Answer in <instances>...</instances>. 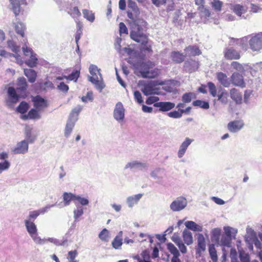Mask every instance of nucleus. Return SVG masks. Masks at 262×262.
Wrapping results in <instances>:
<instances>
[{
  "label": "nucleus",
  "mask_w": 262,
  "mask_h": 262,
  "mask_svg": "<svg viewBox=\"0 0 262 262\" xmlns=\"http://www.w3.org/2000/svg\"><path fill=\"white\" fill-rule=\"evenodd\" d=\"M185 226L187 228L194 231H201L202 229L201 227L197 225L195 222L193 221L186 222L185 223Z\"/></svg>",
  "instance_id": "nucleus-33"
},
{
  "label": "nucleus",
  "mask_w": 262,
  "mask_h": 262,
  "mask_svg": "<svg viewBox=\"0 0 262 262\" xmlns=\"http://www.w3.org/2000/svg\"><path fill=\"white\" fill-rule=\"evenodd\" d=\"M231 67L237 71H242L243 69L242 64L237 61H233L231 63Z\"/></svg>",
  "instance_id": "nucleus-59"
},
{
  "label": "nucleus",
  "mask_w": 262,
  "mask_h": 262,
  "mask_svg": "<svg viewBox=\"0 0 262 262\" xmlns=\"http://www.w3.org/2000/svg\"><path fill=\"white\" fill-rule=\"evenodd\" d=\"M108 237V231L106 228L102 229V230L99 234V238L103 241L107 242Z\"/></svg>",
  "instance_id": "nucleus-49"
},
{
  "label": "nucleus",
  "mask_w": 262,
  "mask_h": 262,
  "mask_svg": "<svg viewBox=\"0 0 262 262\" xmlns=\"http://www.w3.org/2000/svg\"><path fill=\"white\" fill-rule=\"evenodd\" d=\"M183 238L185 243L190 245L193 243L192 235L190 231L185 229L183 232Z\"/></svg>",
  "instance_id": "nucleus-28"
},
{
  "label": "nucleus",
  "mask_w": 262,
  "mask_h": 262,
  "mask_svg": "<svg viewBox=\"0 0 262 262\" xmlns=\"http://www.w3.org/2000/svg\"><path fill=\"white\" fill-rule=\"evenodd\" d=\"M29 108V105L26 102H21L17 107V111L20 114H24L27 112Z\"/></svg>",
  "instance_id": "nucleus-40"
},
{
  "label": "nucleus",
  "mask_w": 262,
  "mask_h": 262,
  "mask_svg": "<svg viewBox=\"0 0 262 262\" xmlns=\"http://www.w3.org/2000/svg\"><path fill=\"white\" fill-rule=\"evenodd\" d=\"M164 84L165 82L163 81L157 80L151 81L144 85L142 89V91L146 96L151 95L154 94V89L153 88L154 86L157 85H163Z\"/></svg>",
  "instance_id": "nucleus-4"
},
{
  "label": "nucleus",
  "mask_w": 262,
  "mask_h": 262,
  "mask_svg": "<svg viewBox=\"0 0 262 262\" xmlns=\"http://www.w3.org/2000/svg\"><path fill=\"white\" fill-rule=\"evenodd\" d=\"M154 106L159 107V111L162 112L168 111L175 106V104L170 102H159L156 103Z\"/></svg>",
  "instance_id": "nucleus-16"
},
{
  "label": "nucleus",
  "mask_w": 262,
  "mask_h": 262,
  "mask_svg": "<svg viewBox=\"0 0 262 262\" xmlns=\"http://www.w3.org/2000/svg\"><path fill=\"white\" fill-rule=\"evenodd\" d=\"M119 33L122 34H128V29L124 23L121 22L119 24Z\"/></svg>",
  "instance_id": "nucleus-54"
},
{
  "label": "nucleus",
  "mask_w": 262,
  "mask_h": 262,
  "mask_svg": "<svg viewBox=\"0 0 262 262\" xmlns=\"http://www.w3.org/2000/svg\"><path fill=\"white\" fill-rule=\"evenodd\" d=\"M28 150V143L23 140L17 143L15 147L12 149L13 154H24Z\"/></svg>",
  "instance_id": "nucleus-11"
},
{
  "label": "nucleus",
  "mask_w": 262,
  "mask_h": 262,
  "mask_svg": "<svg viewBox=\"0 0 262 262\" xmlns=\"http://www.w3.org/2000/svg\"><path fill=\"white\" fill-rule=\"evenodd\" d=\"M231 99L236 104H241L243 103L242 94L238 90L232 88L229 91Z\"/></svg>",
  "instance_id": "nucleus-13"
},
{
  "label": "nucleus",
  "mask_w": 262,
  "mask_h": 262,
  "mask_svg": "<svg viewBox=\"0 0 262 262\" xmlns=\"http://www.w3.org/2000/svg\"><path fill=\"white\" fill-rule=\"evenodd\" d=\"M73 18L78 19L81 16V12H80L78 7L75 6L70 8L68 12Z\"/></svg>",
  "instance_id": "nucleus-31"
},
{
  "label": "nucleus",
  "mask_w": 262,
  "mask_h": 262,
  "mask_svg": "<svg viewBox=\"0 0 262 262\" xmlns=\"http://www.w3.org/2000/svg\"><path fill=\"white\" fill-rule=\"evenodd\" d=\"M207 85L211 95L214 97L216 96L217 90L215 84L212 82H208L207 83Z\"/></svg>",
  "instance_id": "nucleus-46"
},
{
  "label": "nucleus",
  "mask_w": 262,
  "mask_h": 262,
  "mask_svg": "<svg viewBox=\"0 0 262 262\" xmlns=\"http://www.w3.org/2000/svg\"><path fill=\"white\" fill-rule=\"evenodd\" d=\"M197 246L196 247V254L199 256L206 250V242L205 237L202 234H199L197 237Z\"/></svg>",
  "instance_id": "nucleus-10"
},
{
  "label": "nucleus",
  "mask_w": 262,
  "mask_h": 262,
  "mask_svg": "<svg viewBox=\"0 0 262 262\" xmlns=\"http://www.w3.org/2000/svg\"><path fill=\"white\" fill-rule=\"evenodd\" d=\"M24 74L28 78L29 82L34 83L36 81L37 73L34 70L25 69Z\"/></svg>",
  "instance_id": "nucleus-24"
},
{
  "label": "nucleus",
  "mask_w": 262,
  "mask_h": 262,
  "mask_svg": "<svg viewBox=\"0 0 262 262\" xmlns=\"http://www.w3.org/2000/svg\"><path fill=\"white\" fill-rule=\"evenodd\" d=\"M122 244V232L120 231L112 241V245L114 249H118Z\"/></svg>",
  "instance_id": "nucleus-26"
},
{
  "label": "nucleus",
  "mask_w": 262,
  "mask_h": 262,
  "mask_svg": "<svg viewBox=\"0 0 262 262\" xmlns=\"http://www.w3.org/2000/svg\"><path fill=\"white\" fill-rule=\"evenodd\" d=\"M10 166V163L7 160L0 163V171H3L8 169Z\"/></svg>",
  "instance_id": "nucleus-55"
},
{
  "label": "nucleus",
  "mask_w": 262,
  "mask_h": 262,
  "mask_svg": "<svg viewBox=\"0 0 262 262\" xmlns=\"http://www.w3.org/2000/svg\"><path fill=\"white\" fill-rule=\"evenodd\" d=\"M156 63L154 61L147 60L142 62L139 66V72L144 78L154 79L160 76L161 70L155 68Z\"/></svg>",
  "instance_id": "nucleus-1"
},
{
  "label": "nucleus",
  "mask_w": 262,
  "mask_h": 262,
  "mask_svg": "<svg viewBox=\"0 0 262 262\" xmlns=\"http://www.w3.org/2000/svg\"><path fill=\"white\" fill-rule=\"evenodd\" d=\"M144 165V164L141 163V162H137V161H134V162H130V163H128L125 166V168H134L136 166H143Z\"/></svg>",
  "instance_id": "nucleus-62"
},
{
  "label": "nucleus",
  "mask_w": 262,
  "mask_h": 262,
  "mask_svg": "<svg viewBox=\"0 0 262 262\" xmlns=\"http://www.w3.org/2000/svg\"><path fill=\"white\" fill-rule=\"evenodd\" d=\"M32 101L34 107L38 111L43 110L48 106L47 101L39 95L32 97Z\"/></svg>",
  "instance_id": "nucleus-5"
},
{
  "label": "nucleus",
  "mask_w": 262,
  "mask_h": 262,
  "mask_svg": "<svg viewBox=\"0 0 262 262\" xmlns=\"http://www.w3.org/2000/svg\"><path fill=\"white\" fill-rule=\"evenodd\" d=\"M27 230L31 236L37 233V228L35 224L30 220L25 221Z\"/></svg>",
  "instance_id": "nucleus-25"
},
{
  "label": "nucleus",
  "mask_w": 262,
  "mask_h": 262,
  "mask_svg": "<svg viewBox=\"0 0 262 262\" xmlns=\"http://www.w3.org/2000/svg\"><path fill=\"white\" fill-rule=\"evenodd\" d=\"M17 90L18 92L25 91L28 88V84L26 79L24 77L19 78L17 80Z\"/></svg>",
  "instance_id": "nucleus-29"
},
{
  "label": "nucleus",
  "mask_w": 262,
  "mask_h": 262,
  "mask_svg": "<svg viewBox=\"0 0 262 262\" xmlns=\"http://www.w3.org/2000/svg\"><path fill=\"white\" fill-rule=\"evenodd\" d=\"M231 10L237 16H241L247 12V8L240 4H234L231 6Z\"/></svg>",
  "instance_id": "nucleus-21"
},
{
  "label": "nucleus",
  "mask_w": 262,
  "mask_h": 262,
  "mask_svg": "<svg viewBox=\"0 0 262 262\" xmlns=\"http://www.w3.org/2000/svg\"><path fill=\"white\" fill-rule=\"evenodd\" d=\"M199 62L193 59L186 61L184 63V68L190 73L196 71L199 68Z\"/></svg>",
  "instance_id": "nucleus-17"
},
{
  "label": "nucleus",
  "mask_w": 262,
  "mask_h": 262,
  "mask_svg": "<svg viewBox=\"0 0 262 262\" xmlns=\"http://www.w3.org/2000/svg\"><path fill=\"white\" fill-rule=\"evenodd\" d=\"M83 17L86 18L88 20L93 22L95 20L94 13L92 11L88 9H83L82 10Z\"/></svg>",
  "instance_id": "nucleus-36"
},
{
  "label": "nucleus",
  "mask_w": 262,
  "mask_h": 262,
  "mask_svg": "<svg viewBox=\"0 0 262 262\" xmlns=\"http://www.w3.org/2000/svg\"><path fill=\"white\" fill-rule=\"evenodd\" d=\"M224 57L227 60H237L241 58L240 52L232 47L227 48L224 51Z\"/></svg>",
  "instance_id": "nucleus-8"
},
{
  "label": "nucleus",
  "mask_w": 262,
  "mask_h": 262,
  "mask_svg": "<svg viewBox=\"0 0 262 262\" xmlns=\"http://www.w3.org/2000/svg\"><path fill=\"white\" fill-rule=\"evenodd\" d=\"M31 237L33 238L34 242L37 244L42 245L47 241V240L46 239H41L37 235V233L33 235V236H31Z\"/></svg>",
  "instance_id": "nucleus-53"
},
{
  "label": "nucleus",
  "mask_w": 262,
  "mask_h": 262,
  "mask_svg": "<svg viewBox=\"0 0 262 262\" xmlns=\"http://www.w3.org/2000/svg\"><path fill=\"white\" fill-rule=\"evenodd\" d=\"M185 56L179 51H172L170 53V58L176 63H180L184 61Z\"/></svg>",
  "instance_id": "nucleus-20"
},
{
  "label": "nucleus",
  "mask_w": 262,
  "mask_h": 262,
  "mask_svg": "<svg viewBox=\"0 0 262 262\" xmlns=\"http://www.w3.org/2000/svg\"><path fill=\"white\" fill-rule=\"evenodd\" d=\"M57 89L63 92L67 93L68 91L69 88V86L63 82H61L57 85Z\"/></svg>",
  "instance_id": "nucleus-57"
},
{
  "label": "nucleus",
  "mask_w": 262,
  "mask_h": 262,
  "mask_svg": "<svg viewBox=\"0 0 262 262\" xmlns=\"http://www.w3.org/2000/svg\"><path fill=\"white\" fill-rule=\"evenodd\" d=\"M236 251L235 249H231L230 252L231 261V262H238L236 257Z\"/></svg>",
  "instance_id": "nucleus-64"
},
{
  "label": "nucleus",
  "mask_w": 262,
  "mask_h": 262,
  "mask_svg": "<svg viewBox=\"0 0 262 262\" xmlns=\"http://www.w3.org/2000/svg\"><path fill=\"white\" fill-rule=\"evenodd\" d=\"M77 254H78V252L76 250L69 251L68 252V259H69V262H77V261L75 259V258L77 256Z\"/></svg>",
  "instance_id": "nucleus-50"
},
{
  "label": "nucleus",
  "mask_w": 262,
  "mask_h": 262,
  "mask_svg": "<svg viewBox=\"0 0 262 262\" xmlns=\"http://www.w3.org/2000/svg\"><path fill=\"white\" fill-rule=\"evenodd\" d=\"M244 126L242 120H234L230 122L227 125L228 129L230 132L235 133L239 130Z\"/></svg>",
  "instance_id": "nucleus-15"
},
{
  "label": "nucleus",
  "mask_w": 262,
  "mask_h": 262,
  "mask_svg": "<svg viewBox=\"0 0 262 262\" xmlns=\"http://www.w3.org/2000/svg\"><path fill=\"white\" fill-rule=\"evenodd\" d=\"M230 81L234 85L239 86L242 88L246 86L243 76L238 73H233L231 77Z\"/></svg>",
  "instance_id": "nucleus-12"
},
{
  "label": "nucleus",
  "mask_w": 262,
  "mask_h": 262,
  "mask_svg": "<svg viewBox=\"0 0 262 262\" xmlns=\"http://www.w3.org/2000/svg\"><path fill=\"white\" fill-rule=\"evenodd\" d=\"M76 201H78L82 205H86L89 204V200L84 198H81L76 195Z\"/></svg>",
  "instance_id": "nucleus-60"
},
{
  "label": "nucleus",
  "mask_w": 262,
  "mask_h": 262,
  "mask_svg": "<svg viewBox=\"0 0 262 262\" xmlns=\"http://www.w3.org/2000/svg\"><path fill=\"white\" fill-rule=\"evenodd\" d=\"M169 251L173 255V256H179L180 253L177 248L172 243H168L167 245Z\"/></svg>",
  "instance_id": "nucleus-42"
},
{
  "label": "nucleus",
  "mask_w": 262,
  "mask_h": 262,
  "mask_svg": "<svg viewBox=\"0 0 262 262\" xmlns=\"http://www.w3.org/2000/svg\"><path fill=\"white\" fill-rule=\"evenodd\" d=\"M185 51L188 56H195L201 54L202 52L196 46H189L185 48Z\"/></svg>",
  "instance_id": "nucleus-19"
},
{
  "label": "nucleus",
  "mask_w": 262,
  "mask_h": 262,
  "mask_svg": "<svg viewBox=\"0 0 262 262\" xmlns=\"http://www.w3.org/2000/svg\"><path fill=\"white\" fill-rule=\"evenodd\" d=\"M82 106L78 105L75 107H74L71 112V115L72 116H78L79 113L82 111Z\"/></svg>",
  "instance_id": "nucleus-58"
},
{
  "label": "nucleus",
  "mask_w": 262,
  "mask_h": 262,
  "mask_svg": "<svg viewBox=\"0 0 262 262\" xmlns=\"http://www.w3.org/2000/svg\"><path fill=\"white\" fill-rule=\"evenodd\" d=\"M89 80L100 91H101L105 87L102 76H99L98 74L91 75L89 77Z\"/></svg>",
  "instance_id": "nucleus-9"
},
{
  "label": "nucleus",
  "mask_w": 262,
  "mask_h": 262,
  "mask_svg": "<svg viewBox=\"0 0 262 262\" xmlns=\"http://www.w3.org/2000/svg\"><path fill=\"white\" fill-rule=\"evenodd\" d=\"M134 97H135V100L139 103L141 104L143 102L142 95L139 91H135L134 92Z\"/></svg>",
  "instance_id": "nucleus-61"
},
{
  "label": "nucleus",
  "mask_w": 262,
  "mask_h": 262,
  "mask_svg": "<svg viewBox=\"0 0 262 262\" xmlns=\"http://www.w3.org/2000/svg\"><path fill=\"white\" fill-rule=\"evenodd\" d=\"M193 95V93L191 92L184 94L182 97V101L185 103L190 102Z\"/></svg>",
  "instance_id": "nucleus-48"
},
{
  "label": "nucleus",
  "mask_w": 262,
  "mask_h": 262,
  "mask_svg": "<svg viewBox=\"0 0 262 262\" xmlns=\"http://www.w3.org/2000/svg\"><path fill=\"white\" fill-rule=\"evenodd\" d=\"M93 99V97L92 92H88L86 96H82L81 98L82 101L84 102H87L88 101H92Z\"/></svg>",
  "instance_id": "nucleus-56"
},
{
  "label": "nucleus",
  "mask_w": 262,
  "mask_h": 262,
  "mask_svg": "<svg viewBox=\"0 0 262 262\" xmlns=\"http://www.w3.org/2000/svg\"><path fill=\"white\" fill-rule=\"evenodd\" d=\"M130 38L137 42H140L142 45H146L148 43V39L147 36L142 33L139 30L138 31H132L130 34Z\"/></svg>",
  "instance_id": "nucleus-2"
},
{
  "label": "nucleus",
  "mask_w": 262,
  "mask_h": 262,
  "mask_svg": "<svg viewBox=\"0 0 262 262\" xmlns=\"http://www.w3.org/2000/svg\"><path fill=\"white\" fill-rule=\"evenodd\" d=\"M216 78L220 83L224 87L228 88L230 86L231 81L226 74L222 72H218L216 74Z\"/></svg>",
  "instance_id": "nucleus-18"
},
{
  "label": "nucleus",
  "mask_w": 262,
  "mask_h": 262,
  "mask_svg": "<svg viewBox=\"0 0 262 262\" xmlns=\"http://www.w3.org/2000/svg\"><path fill=\"white\" fill-rule=\"evenodd\" d=\"M76 195L68 192H64L63 194V200L64 206H68L70 204L71 201H76Z\"/></svg>",
  "instance_id": "nucleus-27"
},
{
  "label": "nucleus",
  "mask_w": 262,
  "mask_h": 262,
  "mask_svg": "<svg viewBox=\"0 0 262 262\" xmlns=\"http://www.w3.org/2000/svg\"><path fill=\"white\" fill-rule=\"evenodd\" d=\"M195 106H199L201 108L208 109L209 108V104L208 102L200 100L194 101L192 103Z\"/></svg>",
  "instance_id": "nucleus-39"
},
{
  "label": "nucleus",
  "mask_w": 262,
  "mask_h": 262,
  "mask_svg": "<svg viewBox=\"0 0 262 262\" xmlns=\"http://www.w3.org/2000/svg\"><path fill=\"white\" fill-rule=\"evenodd\" d=\"M192 140L187 138L182 143L179 150L178 155L179 158H182L186 152L188 146L191 144Z\"/></svg>",
  "instance_id": "nucleus-23"
},
{
  "label": "nucleus",
  "mask_w": 262,
  "mask_h": 262,
  "mask_svg": "<svg viewBox=\"0 0 262 262\" xmlns=\"http://www.w3.org/2000/svg\"><path fill=\"white\" fill-rule=\"evenodd\" d=\"M37 60L38 59L36 57V55L31 54V55L30 56V58L26 61V63L29 67H35L36 66Z\"/></svg>",
  "instance_id": "nucleus-37"
},
{
  "label": "nucleus",
  "mask_w": 262,
  "mask_h": 262,
  "mask_svg": "<svg viewBox=\"0 0 262 262\" xmlns=\"http://www.w3.org/2000/svg\"><path fill=\"white\" fill-rule=\"evenodd\" d=\"M114 117L117 120H122L124 117V109L121 102H118L114 111Z\"/></svg>",
  "instance_id": "nucleus-14"
},
{
  "label": "nucleus",
  "mask_w": 262,
  "mask_h": 262,
  "mask_svg": "<svg viewBox=\"0 0 262 262\" xmlns=\"http://www.w3.org/2000/svg\"><path fill=\"white\" fill-rule=\"evenodd\" d=\"M169 117L173 118H180L182 116V114L181 112V109L178 111H174L168 113Z\"/></svg>",
  "instance_id": "nucleus-52"
},
{
  "label": "nucleus",
  "mask_w": 262,
  "mask_h": 262,
  "mask_svg": "<svg viewBox=\"0 0 262 262\" xmlns=\"http://www.w3.org/2000/svg\"><path fill=\"white\" fill-rule=\"evenodd\" d=\"M249 45L253 51H259L262 49V35L257 34L249 40Z\"/></svg>",
  "instance_id": "nucleus-7"
},
{
  "label": "nucleus",
  "mask_w": 262,
  "mask_h": 262,
  "mask_svg": "<svg viewBox=\"0 0 262 262\" xmlns=\"http://www.w3.org/2000/svg\"><path fill=\"white\" fill-rule=\"evenodd\" d=\"M89 72L91 75H97L99 76H102L100 73V70L98 69V67L93 64H91L89 67Z\"/></svg>",
  "instance_id": "nucleus-51"
},
{
  "label": "nucleus",
  "mask_w": 262,
  "mask_h": 262,
  "mask_svg": "<svg viewBox=\"0 0 262 262\" xmlns=\"http://www.w3.org/2000/svg\"><path fill=\"white\" fill-rule=\"evenodd\" d=\"M79 71L74 70L69 76H67V77H65V79L69 80H75V81H76V80L79 77Z\"/></svg>",
  "instance_id": "nucleus-44"
},
{
  "label": "nucleus",
  "mask_w": 262,
  "mask_h": 262,
  "mask_svg": "<svg viewBox=\"0 0 262 262\" xmlns=\"http://www.w3.org/2000/svg\"><path fill=\"white\" fill-rule=\"evenodd\" d=\"M231 238L223 235L221 239V245L224 246L230 247Z\"/></svg>",
  "instance_id": "nucleus-43"
},
{
  "label": "nucleus",
  "mask_w": 262,
  "mask_h": 262,
  "mask_svg": "<svg viewBox=\"0 0 262 262\" xmlns=\"http://www.w3.org/2000/svg\"><path fill=\"white\" fill-rule=\"evenodd\" d=\"M128 7L135 12H136L138 10L137 4L132 0H128Z\"/></svg>",
  "instance_id": "nucleus-63"
},
{
  "label": "nucleus",
  "mask_w": 262,
  "mask_h": 262,
  "mask_svg": "<svg viewBox=\"0 0 262 262\" xmlns=\"http://www.w3.org/2000/svg\"><path fill=\"white\" fill-rule=\"evenodd\" d=\"M218 100L223 103H227L228 101V94L225 90L223 91L218 95Z\"/></svg>",
  "instance_id": "nucleus-47"
},
{
  "label": "nucleus",
  "mask_w": 262,
  "mask_h": 262,
  "mask_svg": "<svg viewBox=\"0 0 262 262\" xmlns=\"http://www.w3.org/2000/svg\"><path fill=\"white\" fill-rule=\"evenodd\" d=\"M209 253L211 259L213 262H216L218 260L217 252L214 244H210L209 245Z\"/></svg>",
  "instance_id": "nucleus-30"
},
{
  "label": "nucleus",
  "mask_w": 262,
  "mask_h": 262,
  "mask_svg": "<svg viewBox=\"0 0 262 262\" xmlns=\"http://www.w3.org/2000/svg\"><path fill=\"white\" fill-rule=\"evenodd\" d=\"M187 205V201L183 197H179L173 201L170 205L173 211H179L183 209Z\"/></svg>",
  "instance_id": "nucleus-6"
},
{
  "label": "nucleus",
  "mask_w": 262,
  "mask_h": 262,
  "mask_svg": "<svg viewBox=\"0 0 262 262\" xmlns=\"http://www.w3.org/2000/svg\"><path fill=\"white\" fill-rule=\"evenodd\" d=\"M49 208V207L46 206L39 210L30 212L28 217L29 219V220H35L40 214H43L46 212Z\"/></svg>",
  "instance_id": "nucleus-22"
},
{
  "label": "nucleus",
  "mask_w": 262,
  "mask_h": 262,
  "mask_svg": "<svg viewBox=\"0 0 262 262\" xmlns=\"http://www.w3.org/2000/svg\"><path fill=\"white\" fill-rule=\"evenodd\" d=\"M212 8L216 12H220L223 6V2L220 0H212L210 3Z\"/></svg>",
  "instance_id": "nucleus-34"
},
{
  "label": "nucleus",
  "mask_w": 262,
  "mask_h": 262,
  "mask_svg": "<svg viewBox=\"0 0 262 262\" xmlns=\"http://www.w3.org/2000/svg\"><path fill=\"white\" fill-rule=\"evenodd\" d=\"M142 195L141 194H138L133 196L129 197L127 199V203L130 207H132L134 204L137 203L139 200L141 198Z\"/></svg>",
  "instance_id": "nucleus-38"
},
{
  "label": "nucleus",
  "mask_w": 262,
  "mask_h": 262,
  "mask_svg": "<svg viewBox=\"0 0 262 262\" xmlns=\"http://www.w3.org/2000/svg\"><path fill=\"white\" fill-rule=\"evenodd\" d=\"M12 6V11L15 16H17L23 12L24 8L27 6V3L26 0H10Z\"/></svg>",
  "instance_id": "nucleus-3"
},
{
  "label": "nucleus",
  "mask_w": 262,
  "mask_h": 262,
  "mask_svg": "<svg viewBox=\"0 0 262 262\" xmlns=\"http://www.w3.org/2000/svg\"><path fill=\"white\" fill-rule=\"evenodd\" d=\"M26 28L25 25L21 23H17L15 26V31L18 34L24 37L25 35V30Z\"/></svg>",
  "instance_id": "nucleus-41"
},
{
  "label": "nucleus",
  "mask_w": 262,
  "mask_h": 262,
  "mask_svg": "<svg viewBox=\"0 0 262 262\" xmlns=\"http://www.w3.org/2000/svg\"><path fill=\"white\" fill-rule=\"evenodd\" d=\"M38 110L32 108L29 112V118L30 119H36L40 118V115Z\"/></svg>",
  "instance_id": "nucleus-45"
},
{
  "label": "nucleus",
  "mask_w": 262,
  "mask_h": 262,
  "mask_svg": "<svg viewBox=\"0 0 262 262\" xmlns=\"http://www.w3.org/2000/svg\"><path fill=\"white\" fill-rule=\"evenodd\" d=\"M8 93L13 102L16 103L18 101L19 96L16 94V91L14 88L9 87L8 88Z\"/></svg>",
  "instance_id": "nucleus-35"
},
{
  "label": "nucleus",
  "mask_w": 262,
  "mask_h": 262,
  "mask_svg": "<svg viewBox=\"0 0 262 262\" xmlns=\"http://www.w3.org/2000/svg\"><path fill=\"white\" fill-rule=\"evenodd\" d=\"M74 126L75 122L69 119L66 124L64 129V135L66 137H68L70 135Z\"/></svg>",
  "instance_id": "nucleus-32"
}]
</instances>
